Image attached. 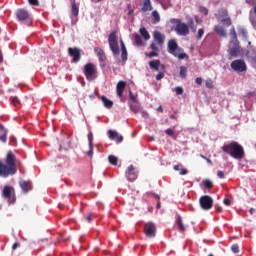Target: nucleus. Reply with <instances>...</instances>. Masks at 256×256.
<instances>
[{
	"instance_id": "obj_1",
	"label": "nucleus",
	"mask_w": 256,
	"mask_h": 256,
	"mask_svg": "<svg viewBox=\"0 0 256 256\" xmlns=\"http://www.w3.org/2000/svg\"><path fill=\"white\" fill-rule=\"evenodd\" d=\"M5 163L0 160V177H9V175H15L17 173V165H21V162L17 160L15 154L9 151L6 155Z\"/></svg>"
},
{
	"instance_id": "obj_2",
	"label": "nucleus",
	"mask_w": 256,
	"mask_h": 256,
	"mask_svg": "<svg viewBox=\"0 0 256 256\" xmlns=\"http://www.w3.org/2000/svg\"><path fill=\"white\" fill-rule=\"evenodd\" d=\"M221 149L223 153L230 155V157H233V159H243V157H245V150L243 149V146L236 141L229 144H224Z\"/></svg>"
},
{
	"instance_id": "obj_3",
	"label": "nucleus",
	"mask_w": 256,
	"mask_h": 256,
	"mask_svg": "<svg viewBox=\"0 0 256 256\" xmlns=\"http://www.w3.org/2000/svg\"><path fill=\"white\" fill-rule=\"evenodd\" d=\"M229 36V55L231 57H239V53H241V46H239V39H237V32L235 31V27L230 29Z\"/></svg>"
},
{
	"instance_id": "obj_4",
	"label": "nucleus",
	"mask_w": 256,
	"mask_h": 256,
	"mask_svg": "<svg viewBox=\"0 0 256 256\" xmlns=\"http://www.w3.org/2000/svg\"><path fill=\"white\" fill-rule=\"evenodd\" d=\"M167 49L170 55H173V57H176L180 61H183V59H189V55L184 52L183 48L179 47V44H177V41L175 39H171L168 41Z\"/></svg>"
},
{
	"instance_id": "obj_5",
	"label": "nucleus",
	"mask_w": 256,
	"mask_h": 256,
	"mask_svg": "<svg viewBox=\"0 0 256 256\" xmlns=\"http://www.w3.org/2000/svg\"><path fill=\"white\" fill-rule=\"evenodd\" d=\"M171 23H175L174 31L180 37H187L189 35V24L182 22L180 19H173Z\"/></svg>"
},
{
	"instance_id": "obj_6",
	"label": "nucleus",
	"mask_w": 256,
	"mask_h": 256,
	"mask_svg": "<svg viewBox=\"0 0 256 256\" xmlns=\"http://www.w3.org/2000/svg\"><path fill=\"white\" fill-rule=\"evenodd\" d=\"M2 197L8 201V203H15L17 197L15 196V188L13 186H4L2 191Z\"/></svg>"
},
{
	"instance_id": "obj_7",
	"label": "nucleus",
	"mask_w": 256,
	"mask_h": 256,
	"mask_svg": "<svg viewBox=\"0 0 256 256\" xmlns=\"http://www.w3.org/2000/svg\"><path fill=\"white\" fill-rule=\"evenodd\" d=\"M108 43L113 55H119V43L117 42V32H112L109 34Z\"/></svg>"
},
{
	"instance_id": "obj_8",
	"label": "nucleus",
	"mask_w": 256,
	"mask_h": 256,
	"mask_svg": "<svg viewBox=\"0 0 256 256\" xmlns=\"http://www.w3.org/2000/svg\"><path fill=\"white\" fill-rule=\"evenodd\" d=\"M200 207L204 211L213 209V198L209 195L201 196L199 199Z\"/></svg>"
},
{
	"instance_id": "obj_9",
	"label": "nucleus",
	"mask_w": 256,
	"mask_h": 256,
	"mask_svg": "<svg viewBox=\"0 0 256 256\" xmlns=\"http://www.w3.org/2000/svg\"><path fill=\"white\" fill-rule=\"evenodd\" d=\"M84 75L88 81L93 80L95 75H97V67L93 63H87L84 66Z\"/></svg>"
},
{
	"instance_id": "obj_10",
	"label": "nucleus",
	"mask_w": 256,
	"mask_h": 256,
	"mask_svg": "<svg viewBox=\"0 0 256 256\" xmlns=\"http://www.w3.org/2000/svg\"><path fill=\"white\" fill-rule=\"evenodd\" d=\"M230 67L237 73H243L244 71H247V64H245V61L241 59L232 61Z\"/></svg>"
},
{
	"instance_id": "obj_11",
	"label": "nucleus",
	"mask_w": 256,
	"mask_h": 256,
	"mask_svg": "<svg viewBox=\"0 0 256 256\" xmlns=\"http://www.w3.org/2000/svg\"><path fill=\"white\" fill-rule=\"evenodd\" d=\"M144 234L149 238L153 239L155 235H157V226H155V223L148 222L144 225Z\"/></svg>"
},
{
	"instance_id": "obj_12",
	"label": "nucleus",
	"mask_w": 256,
	"mask_h": 256,
	"mask_svg": "<svg viewBox=\"0 0 256 256\" xmlns=\"http://www.w3.org/2000/svg\"><path fill=\"white\" fill-rule=\"evenodd\" d=\"M94 53H96L98 59H99V63H100V67L105 68L107 67V55H105V51H103V49H101L100 47H96L94 48Z\"/></svg>"
},
{
	"instance_id": "obj_13",
	"label": "nucleus",
	"mask_w": 256,
	"mask_h": 256,
	"mask_svg": "<svg viewBox=\"0 0 256 256\" xmlns=\"http://www.w3.org/2000/svg\"><path fill=\"white\" fill-rule=\"evenodd\" d=\"M16 18L20 23L31 21V15L29 14V11L25 9H18L16 11Z\"/></svg>"
},
{
	"instance_id": "obj_14",
	"label": "nucleus",
	"mask_w": 256,
	"mask_h": 256,
	"mask_svg": "<svg viewBox=\"0 0 256 256\" xmlns=\"http://www.w3.org/2000/svg\"><path fill=\"white\" fill-rule=\"evenodd\" d=\"M68 55L72 57L73 63H78L81 61V49L74 47L68 48Z\"/></svg>"
},
{
	"instance_id": "obj_15",
	"label": "nucleus",
	"mask_w": 256,
	"mask_h": 256,
	"mask_svg": "<svg viewBox=\"0 0 256 256\" xmlns=\"http://www.w3.org/2000/svg\"><path fill=\"white\" fill-rule=\"evenodd\" d=\"M127 180L133 183L137 179V172L135 171V166L130 165L126 171Z\"/></svg>"
},
{
	"instance_id": "obj_16",
	"label": "nucleus",
	"mask_w": 256,
	"mask_h": 256,
	"mask_svg": "<svg viewBox=\"0 0 256 256\" xmlns=\"http://www.w3.org/2000/svg\"><path fill=\"white\" fill-rule=\"evenodd\" d=\"M127 87V82L121 80L116 85V93L117 96L121 99L123 98V92L125 91V88Z\"/></svg>"
},
{
	"instance_id": "obj_17",
	"label": "nucleus",
	"mask_w": 256,
	"mask_h": 256,
	"mask_svg": "<svg viewBox=\"0 0 256 256\" xmlns=\"http://www.w3.org/2000/svg\"><path fill=\"white\" fill-rule=\"evenodd\" d=\"M19 186L23 193H29V191L33 189V184H31V181L22 180L19 182Z\"/></svg>"
},
{
	"instance_id": "obj_18",
	"label": "nucleus",
	"mask_w": 256,
	"mask_h": 256,
	"mask_svg": "<svg viewBox=\"0 0 256 256\" xmlns=\"http://www.w3.org/2000/svg\"><path fill=\"white\" fill-rule=\"evenodd\" d=\"M215 17L217 21H221V19H225L226 17H229V11L225 8H220L218 12L215 14Z\"/></svg>"
},
{
	"instance_id": "obj_19",
	"label": "nucleus",
	"mask_w": 256,
	"mask_h": 256,
	"mask_svg": "<svg viewBox=\"0 0 256 256\" xmlns=\"http://www.w3.org/2000/svg\"><path fill=\"white\" fill-rule=\"evenodd\" d=\"M88 143H89V151L86 152V155L90 157V159L93 158V132L88 133Z\"/></svg>"
},
{
	"instance_id": "obj_20",
	"label": "nucleus",
	"mask_w": 256,
	"mask_h": 256,
	"mask_svg": "<svg viewBox=\"0 0 256 256\" xmlns=\"http://www.w3.org/2000/svg\"><path fill=\"white\" fill-rule=\"evenodd\" d=\"M154 41H157L158 45H163L165 43V36L159 31H155L153 34Z\"/></svg>"
},
{
	"instance_id": "obj_21",
	"label": "nucleus",
	"mask_w": 256,
	"mask_h": 256,
	"mask_svg": "<svg viewBox=\"0 0 256 256\" xmlns=\"http://www.w3.org/2000/svg\"><path fill=\"white\" fill-rule=\"evenodd\" d=\"M141 11L143 13H147V11H153V5L151 4V0H143Z\"/></svg>"
},
{
	"instance_id": "obj_22",
	"label": "nucleus",
	"mask_w": 256,
	"mask_h": 256,
	"mask_svg": "<svg viewBox=\"0 0 256 256\" xmlns=\"http://www.w3.org/2000/svg\"><path fill=\"white\" fill-rule=\"evenodd\" d=\"M120 45H121V59L123 63H125L128 57L127 47L125 46V42H123V40H120Z\"/></svg>"
},
{
	"instance_id": "obj_23",
	"label": "nucleus",
	"mask_w": 256,
	"mask_h": 256,
	"mask_svg": "<svg viewBox=\"0 0 256 256\" xmlns=\"http://www.w3.org/2000/svg\"><path fill=\"white\" fill-rule=\"evenodd\" d=\"M7 133L5 126L3 124H0V141L1 143H7Z\"/></svg>"
},
{
	"instance_id": "obj_24",
	"label": "nucleus",
	"mask_w": 256,
	"mask_h": 256,
	"mask_svg": "<svg viewBox=\"0 0 256 256\" xmlns=\"http://www.w3.org/2000/svg\"><path fill=\"white\" fill-rule=\"evenodd\" d=\"M71 3V13L74 17H78L79 16V6H77V3L75 2V0H70Z\"/></svg>"
},
{
	"instance_id": "obj_25",
	"label": "nucleus",
	"mask_w": 256,
	"mask_h": 256,
	"mask_svg": "<svg viewBox=\"0 0 256 256\" xmlns=\"http://www.w3.org/2000/svg\"><path fill=\"white\" fill-rule=\"evenodd\" d=\"M214 31L219 35L220 37H227V32L225 31V28L223 26H215Z\"/></svg>"
},
{
	"instance_id": "obj_26",
	"label": "nucleus",
	"mask_w": 256,
	"mask_h": 256,
	"mask_svg": "<svg viewBox=\"0 0 256 256\" xmlns=\"http://www.w3.org/2000/svg\"><path fill=\"white\" fill-rule=\"evenodd\" d=\"M101 101L106 109H113V101L109 100L106 96H102Z\"/></svg>"
},
{
	"instance_id": "obj_27",
	"label": "nucleus",
	"mask_w": 256,
	"mask_h": 256,
	"mask_svg": "<svg viewBox=\"0 0 256 256\" xmlns=\"http://www.w3.org/2000/svg\"><path fill=\"white\" fill-rule=\"evenodd\" d=\"M161 66V60H152L149 62L150 69L154 71H159V67Z\"/></svg>"
},
{
	"instance_id": "obj_28",
	"label": "nucleus",
	"mask_w": 256,
	"mask_h": 256,
	"mask_svg": "<svg viewBox=\"0 0 256 256\" xmlns=\"http://www.w3.org/2000/svg\"><path fill=\"white\" fill-rule=\"evenodd\" d=\"M139 33L141 37H143L144 41H149L151 39V35H149V32L145 27L140 28Z\"/></svg>"
},
{
	"instance_id": "obj_29",
	"label": "nucleus",
	"mask_w": 256,
	"mask_h": 256,
	"mask_svg": "<svg viewBox=\"0 0 256 256\" xmlns=\"http://www.w3.org/2000/svg\"><path fill=\"white\" fill-rule=\"evenodd\" d=\"M129 107L132 113L137 114L139 113V111H141V106H139V102H134V104L130 102Z\"/></svg>"
},
{
	"instance_id": "obj_30",
	"label": "nucleus",
	"mask_w": 256,
	"mask_h": 256,
	"mask_svg": "<svg viewBox=\"0 0 256 256\" xmlns=\"http://www.w3.org/2000/svg\"><path fill=\"white\" fill-rule=\"evenodd\" d=\"M219 23H221L224 27H231L232 21L231 17L226 16V18H222L221 20H218Z\"/></svg>"
},
{
	"instance_id": "obj_31",
	"label": "nucleus",
	"mask_w": 256,
	"mask_h": 256,
	"mask_svg": "<svg viewBox=\"0 0 256 256\" xmlns=\"http://www.w3.org/2000/svg\"><path fill=\"white\" fill-rule=\"evenodd\" d=\"M238 35L240 36V37H242V39L244 40V41H247V39H248V32H247V29H245V28H238Z\"/></svg>"
},
{
	"instance_id": "obj_32",
	"label": "nucleus",
	"mask_w": 256,
	"mask_h": 256,
	"mask_svg": "<svg viewBox=\"0 0 256 256\" xmlns=\"http://www.w3.org/2000/svg\"><path fill=\"white\" fill-rule=\"evenodd\" d=\"M176 223L178 225L179 231H186L185 224H183V218L181 216L177 217Z\"/></svg>"
},
{
	"instance_id": "obj_33",
	"label": "nucleus",
	"mask_w": 256,
	"mask_h": 256,
	"mask_svg": "<svg viewBox=\"0 0 256 256\" xmlns=\"http://www.w3.org/2000/svg\"><path fill=\"white\" fill-rule=\"evenodd\" d=\"M247 57L251 63L256 64V51L255 50H250L247 52Z\"/></svg>"
},
{
	"instance_id": "obj_34",
	"label": "nucleus",
	"mask_w": 256,
	"mask_h": 256,
	"mask_svg": "<svg viewBox=\"0 0 256 256\" xmlns=\"http://www.w3.org/2000/svg\"><path fill=\"white\" fill-rule=\"evenodd\" d=\"M108 161H109L110 165L117 166V164L119 163V158H117V156H115V155H109Z\"/></svg>"
},
{
	"instance_id": "obj_35",
	"label": "nucleus",
	"mask_w": 256,
	"mask_h": 256,
	"mask_svg": "<svg viewBox=\"0 0 256 256\" xmlns=\"http://www.w3.org/2000/svg\"><path fill=\"white\" fill-rule=\"evenodd\" d=\"M134 41L138 47L143 46V39L141 38V36L139 34L134 35Z\"/></svg>"
},
{
	"instance_id": "obj_36",
	"label": "nucleus",
	"mask_w": 256,
	"mask_h": 256,
	"mask_svg": "<svg viewBox=\"0 0 256 256\" xmlns=\"http://www.w3.org/2000/svg\"><path fill=\"white\" fill-rule=\"evenodd\" d=\"M109 139H117L119 137V133L115 130H108Z\"/></svg>"
},
{
	"instance_id": "obj_37",
	"label": "nucleus",
	"mask_w": 256,
	"mask_h": 256,
	"mask_svg": "<svg viewBox=\"0 0 256 256\" xmlns=\"http://www.w3.org/2000/svg\"><path fill=\"white\" fill-rule=\"evenodd\" d=\"M188 27H190L192 33H195L197 31V28L195 27V22L193 21V18L188 19Z\"/></svg>"
},
{
	"instance_id": "obj_38",
	"label": "nucleus",
	"mask_w": 256,
	"mask_h": 256,
	"mask_svg": "<svg viewBox=\"0 0 256 256\" xmlns=\"http://www.w3.org/2000/svg\"><path fill=\"white\" fill-rule=\"evenodd\" d=\"M179 75H180V77H182V79H185L187 77V67L180 66Z\"/></svg>"
},
{
	"instance_id": "obj_39",
	"label": "nucleus",
	"mask_w": 256,
	"mask_h": 256,
	"mask_svg": "<svg viewBox=\"0 0 256 256\" xmlns=\"http://www.w3.org/2000/svg\"><path fill=\"white\" fill-rule=\"evenodd\" d=\"M205 189H213V182L209 179L203 181Z\"/></svg>"
},
{
	"instance_id": "obj_40",
	"label": "nucleus",
	"mask_w": 256,
	"mask_h": 256,
	"mask_svg": "<svg viewBox=\"0 0 256 256\" xmlns=\"http://www.w3.org/2000/svg\"><path fill=\"white\" fill-rule=\"evenodd\" d=\"M129 97L132 103H138L139 100L137 99V94H133V91L129 90Z\"/></svg>"
},
{
	"instance_id": "obj_41",
	"label": "nucleus",
	"mask_w": 256,
	"mask_h": 256,
	"mask_svg": "<svg viewBox=\"0 0 256 256\" xmlns=\"http://www.w3.org/2000/svg\"><path fill=\"white\" fill-rule=\"evenodd\" d=\"M152 17H154L156 23H159V21H161V16H159V12H157V10H154L152 12Z\"/></svg>"
},
{
	"instance_id": "obj_42",
	"label": "nucleus",
	"mask_w": 256,
	"mask_h": 256,
	"mask_svg": "<svg viewBox=\"0 0 256 256\" xmlns=\"http://www.w3.org/2000/svg\"><path fill=\"white\" fill-rule=\"evenodd\" d=\"M203 35H205V30H203V28H200L198 30V34L196 36V39H198V41L201 40L203 38Z\"/></svg>"
},
{
	"instance_id": "obj_43",
	"label": "nucleus",
	"mask_w": 256,
	"mask_h": 256,
	"mask_svg": "<svg viewBox=\"0 0 256 256\" xmlns=\"http://www.w3.org/2000/svg\"><path fill=\"white\" fill-rule=\"evenodd\" d=\"M10 101H11L12 105H14V106L19 105V98H17V97H11Z\"/></svg>"
},
{
	"instance_id": "obj_44",
	"label": "nucleus",
	"mask_w": 256,
	"mask_h": 256,
	"mask_svg": "<svg viewBox=\"0 0 256 256\" xmlns=\"http://www.w3.org/2000/svg\"><path fill=\"white\" fill-rule=\"evenodd\" d=\"M28 3L33 7H39V0H28Z\"/></svg>"
},
{
	"instance_id": "obj_45",
	"label": "nucleus",
	"mask_w": 256,
	"mask_h": 256,
	"mask_svg": "<svg viewBox=\"0 0 256 256\" xmlns=\"http://www.w3.org/2000/svg\"><path fill=\"white\" fill-rule=\"evenodd\" d=\"M231 251L234 253H239V244H233L231 246Z\"/></svg>"
},
{
	"instance_id": "obj_46",
	"label": "nucleus",
	"mask_w": 256,
	"mask_h": 256,
	"mask_svg": "<svg viewBox=\"0 0 256 256\" xmlns=\"http://www.w3.org/2000/svg\"><path fill=\"white\" fill-rule=\"evenodd\" d=\"M95 215L93 213H89L86 216V221H88V223H91V221H93Z\"/></svg>"
},
{
	"instance_id": "obj_47",
	"label": "nucleus",
	"mask_w": 256,
	"mask_h": 256,
	"mask_svg": "<svg viewBox=\"0 0 256 256\" xmlns=\"http://www.w3.org/2000/svg\"><path fill=\"white\" fill-rule=\"evenodd\" d=\"M147 57H149L150 59H152V57H159V53H157L156 51H152L147 54Z\"/></svg>"
},
{
	"instance_id": "obj_48",
	"label": "nucleus",
	"mask_w": 256,
	"mask_h": 256,
	"mask_svg": "<svg viewBox=\"0 0 256 256\" xmlns=\"http://www.w3.org/2000/svg\"><path fill=\"white\" fill-rule=\"evenodd\" d=\"M164 77H165V73L159 72V73L156 75V81H161V79H163Z\"/></svg>"
},
{
	"instance_id": "obj_49",
	"label": "nucleus",
	"mask_w": 256,
	"mask_h": 256,
	"mask_svg": "<svg viewBox=\"0 0 256 256\" xmlns=\"http://www.w3.org/2000/svg\"><path fill=\"white\" fill-rule=\"evenodd\" d=\"M176 95H183V87H176L175 88Z\"/></svg>"
},
{
	"instance_id": "obj_50",
	"label": "nucleus",
	"mask_w": 256,
	"mask_h": 256,
	"mask_svg": "<svg viewBox=\"0 0 256 256\" xmlns=\"http://www.w3.org/2000/svg\"><path fill=\"white\" fill-rule=\"evenodd\" d=\"M166 135H169L170 137H172V135H175V131H173V129L168 128L165 130Z\"/></svg>"
},
{
	"instance_id": "obj_51",
	"label": "nucleus",
	"mask_w": 256,
	"mask_h": 256,
	"mask_svg": "<svg viewBox=\"0 0 256 256\" xmlns=\"http://www.w3.org/2000/svg\"><path fill=\"white\" fill-rule=\"evenodd\" d=\"M205 85H206L207 89H213V81L212 80H207Z\"/></svg>"
},
{
	"instance_id": "obj_52",
	"label": "nucleus",
	"mask_w": 256,
	"mask_h": 256,
	"mask_svg": "<svg viewBox=\"0 0 256 256\" xmlns=\"http://www.w3.org/2000/svg\"><path fill=\"white\" fill-rule=\"evenodd\" d=\"M217 177H219V179H225V173L221 170H218Z\"/></svg>"
},
{
	"instance_id": "obj_53",
	"label": "nucleus",
	"mask_w": 256,
	"mask_h": 256,
	"mask_svg": "<svg viewBox=\"0 0 256 256\" xmlns=\"http://www.w3.org/2000/svg\"><path fill=\"white\" fill-rule=\"evenodd\" d=\"M189 173V171L187 170V168H181L179 170V175H187Z\"/></svg>"
},
{
	"instance_id": "obj_54",
	"label": "nucleus",
	"mask_w": 256,
	"mask_h": 256,
	"mask_svg": "<svg viewBox=\"0 0 256 256\" xmlns=\"http://www.w3.org/2000/svg\"><path fill=\"white\" fill-rule=\"evenodd\" d=\"M200 12H202L203 15H209V10L206 7H200Z\"/></svg>"
},
{
	"instance_id": "obj_55",
	"label": "nucleus",
	"mask_w": 256,
	"mask_h": 256,
	"mask_svg": "<svg viewBox=\"0 0 256 256\" xmlns=\"http://www.w3.org/2000/svg\"><path fill=\"white\" fill-rule=\"evenodd\" d=\"M150 47H151V49H152V51H159V48L157 47V44L156 43H152L151 45H150Z\"/></svg>"
},
{
	"instance_id": "obj_56",
	"label": "nucleus",
	"mask_w": 256,
	"mask_h": 256,
	"mask_svg": "<svg viewBox=\"0 0 256 256\" xmlns=\"http://www.w3.org/2000/svg\"><path fill=\"white\" fill-rule=\"evenodd\" d=\"M223 203H224V205H226L227 207H229V206L231 205V200H230L229 198H225V199L223 200Z\"/></svg>"
},
{
	"instance_id": "obj_57",
	"label": "nucleus",
	"mask_w": 256,
	"mask_h": 256,
	"mask_svg": "<svg viewBox=\"0 0 256 256\" xmlns=\"http://www.w3.org/2000/svg\"><path fill=\"white\" fill-rule=\"evenodd\" d=\"M20 243L19 242H15L13 245H12V250L15 251L18 247H20Z\"/></svg>"
},
{
	"instance_id": "obj_58",
	"label": "nucleus",
	"mask_w": 256,
	"mask_h": 256,
	"mask_svg": "<svg viewBox=\"0 0 256 256\" xmlns=\"http://www.w3.org/2000/svg\"><path fill=\"white\" fill-rule=\"evenodd\" d=\"M195 81H196L197 85H202V83H203V79L200 77L196 78Z\"/></svg>"
},
{
	"instance_id": "obj_59",
	"label": "nucleus",
	"mask_w": 256,
	"mask_h": 256,
	"mask_svg": "<svg viewBox=\"0 0 256 256\" xmlns=\"http://www.w3.org/2000/svg\"><path fill=\"white\" fill-rule=\"evenodd\" d=\"M141 115H142V117H144V119H147V117H149V113H147L145 111H141Z\"/></svg>"
},
{
	"instance_id": "obj_60",
	"label": "nucleus",
	"mask_w": 256,
	"mask_h": 256,
	"mask_svg": "<svg viewBox=\"0 0 256 256\" xmlns=\"http://www.w3.org/2000/svg\"><path fill=\"white\" fill-rule=\"evenodd\" d=\"M117 139H116V142L117 143H122L123 142V136H118V137H116Z\"/></svg>"
},
{
	"instance_id": "obj_61",
	"label": "nucleus",
	"mask_w": 256,
	"mask_h": 256,
	"mask_svg": "<svg viewBox=\"0 0 256 256\" xmlns=\"http://www.w3.org/2000/svg\"><path fill=\"white\" fill-rule=\"evenodd\" d=\"M179 167H181V164L174 165L173 166L174 171H180L181 169H179Z\"/></svg>"
},
{
	"instance_id": "obj_62",
	"label": "nucleus",
	"mask_w": 256,
	"mask_h": 256,
	"mask_svg": "<svg viewBox=\"0 0 256 256\" xmlns=\"http://www.w3.org/2000/svg\"><path fill=\"white\" fill-rule=\"evenodd\" d=\"M216 211H217L218 213H223V207L218 206L217 209H216Z\"/></svg>"
},
{
	"instance_id": "obj_63",
	"label": "nucleus",
	"mask_w": 256,
	"mask_h": 256,
	"mask_svg": "<svg viewBox=\"0 0 256 256\" xmlns=\"http://www.w3.org/2000/svg\"><path fill=\"white\" fill-rule=\"evenodd\" d=\"M157 111H159L160 113H163V106H159V107L157 108Z\"/></svg>"
},
{
	"instance_id": "obj_64",
	"label": "nucleus",
	"mask_w": 256,
	"mask_h": 256,
	"mask_svg": "<svg viewBox=\"0 0 256 256\" xmlns=\"http://www.w3.org/2000/svg\"><path fill=\"white\" fill-rule=\"evenodd\" d=\"M95 95H97V92H95L94 94H91V95L89 96V98H90V99H93V98L95 97Z\"/></svg>"
}]
</instances>
